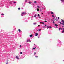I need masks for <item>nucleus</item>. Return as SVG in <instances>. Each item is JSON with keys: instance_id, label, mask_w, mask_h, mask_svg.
<instances>
[{"instance_id": "nucleus-1", "label": "nucleus", "mask_w": 64, "mask_h": 64, "mask_svg": "<svg viewBox=\"0 0 64 64\" xmlns=\"http://www.w3.org/2000/svg\"><path fill=\"white\" fill-rule=\"evenodd\" d=\"M16 58L17 59H20V58H19V57L18 56H16Z\"/></svg>"}, {"instance_id": "nucleus-2", "label": "nucleus", "mask_w": 64, "mask_h": 64, "mask_svg": "<svg viewBox=\"0 0 64 64\" xmlns=\"http://www.w3.org/2000/svg\"><path fill=\"white\" fill-rule=\"evenodd\" d=\"M22 15H24V14H26V12H22Z\"/></svg>"}, {"instance_id": "nucleus-3", "label": "nucleus", "mask_w": 64, "mask_h": 64, "mask_svg": "<svg viewBox=\"0 0 64 64\" xmlns=\"http://www.w3.org/2000/svg\"><path fill=\"white\" fill-rule=\"evenodd\" d=\"M31 42V41H30V40H28L26 41V42Z\"/></svg>"}, {"instance_id": "nucleus-4", "label": "nucleus", "mask_w": 64, "mask_h": 64, "mask_svg": "<svg viewBox=\"0 0 64 64\" xmlns=\"http://www.w3.org/2000/svg\"><path fill=\"white\" fill-rule=\"evenodd\" d=\"M63 31H62V33H64V28H63Z\"/></svg>"}, {"instance_id": "nucleus-5", "label": "nucleus", "mask_w": 64, "mask_h": 64, "mask_svg": "<svg viewBox=\"0 0 64 64\" xmlns=\"http://www.w3.org/2000/svg\"><path fill=\"white\" fill-rule=\"evenodd\" d=\"M35 34H36L35 36H38V33H36Z\"/></svg>"}, {"instance_id": "nucleus-6", "label": "nucleus", "mask_w": 64, "mask_h": 64, "mask_svg": "<svg viewBox=\"0 0 64 64\" xmlns=\"http://www.w3.org/2000/svg\"><path fill=\"white\" fill-rule=\"evenodd\" d=\"M46 27H47V29H48V28H49V26H46Z\"/></svg>"}, {"instance_id": "nucleus-7", "label": "nucleus", "mask_w": 64, "mask_h": 64, "mask_svg": "<svg viewBox=\"0 0 64 64\" xmlns=\"http://www.w3.org/2000/svg\"><path fill=\"white\" fill-rule=\"evenodd\" d=\"M36 10L37 11H39V8H37V9H36Z\"/></svg>"}, {"instance_id": "nucleus-8", "label": "nucleus", "mask_w": 64, "mask_h": 64, "mask_svg": "<svg viewBox=\"0 0 64 64\" xmlns=\"http://www.w3.org/2000/svg\"><path fill=\"white\" fill-rule=\"evenodd\" d=\"M55 26H56H56L57 27V26H58V25L57 24H55Z\"/></svg>"}, {"instance_id": "nucleus-9", "label": "nucleus", "mask_w": 64, "mask_h": 64, "mask_svg": "<svg viewBox=\"0 0 64 64\" xmlns=\"http://www.w3.org/2000/svg\"><path fill=\"white\" fill-rule=\"evenodd\" d=\"M30 37H32V36H33V35L32 34H31L30 35Z\"/></svg>"}, {"instance_id": "nucleus-10", "label": "nucleus", "mask_w": 64, "mask_h": 64, "mask_svg": "<svg viewBox=\"0 0 64 64\" xmlns=\"http://www.w3.org/2000/svg\"><path fill=\"white\" fill-rule=\"evenodd\" d=\"M34 3H35V4H37V2L36 1H35L34 2Z\"/></svg>"}, {"instance_id": "nucleus-11", "label": "nucleus", "mask_w": 64, "mask_h": 64, "mask_svg": "<svg viewBox=\"0 0 64 64\" xmlns=\"http://www.w3.org/2000/svg\"><path fill=\"white\" fill-rule=\"evenodd\" d=\"M51 14H54V13H53V12H51Z\"/></svg>"}, {"instance_id": "nucleus-12", "label": "nucleus", "mask_w": 64, "mask_h": 64, "mask_svg": "<svg viewBox=\"0 0 64 64\" xmlns=\"http://www.w3.org/2000/svg\"><path fill=\"white\" fill-rule=\"evenodd\" d=\"M4 14H1V15H2V16H4Z\"/></svg>"}, {"instance_id": "nucleus-13", "label": "nucleus", "mask_w": 64, "mask_h": 64, "mask_svg": "<svg viewBox=\"0 0 64 64\" xmlns=\"http://www.w3.org/2000/svg\"><path fill=\"white\" fill-rule=\"evenodd\" d=\"M60 30H61V28H60L58 29V30L59 31H60Z\"/></svg>"}, {"instance_id": "nucleus-14", "label": "nucleus", "mask_w": 64, "mask_h": 64, "mask_svg": "<svg viewBox=\"0 0 64 64\" xmlns=\"http://www.w3.org/2000/svg\"><path fill=\"white\" fill-rule=\"evenodd\" d=\"M18 30L19 32H20L21 31V30H20V29H19Z\"/></svg>"}, {"instance_id": "nucleus-15", "label": "nucleus", "mask_w": 64, "mask_h": 64, "mask_svg": "<svg viewBox=\"0 0 64 64\" xmlns=\"http://www.w3.org/2000/svg\"><path fill=\"white\" fill-rule=\"evenodd\" d=\"M40 23H42V24H44V22H40Z\"/></svg>"}, {"instance_id": "nucleus-16", "label": "nucleus", "mask_w": 64, "mask_h": 64, "mask_svg": "<svg viewBox=\"0 0 64 64\" xmlns=\"http://www.w3.org/2000/svg\"><path fill=\"white\" fill-rule=\"evenodd\" d=\"M37 7L38 8H40V6H38Z\"/></svg>"}, {"instance_id": "nucleus-17", "label": "nucleus", "mask_w": 64, "mask_h": 64, "mask_svg": "<svg viewBox=\"0 0 64 64\" xmlns=\"http://www.w3.org/2000/svg\"><path fill=\"white\" fill-rule=\"evenodd\" d=\"M34 25H36V23H33Z\"/></svg>"}, {"instance_id": "nucleus-18", "label": "nucleus", "mask_w": 64, "mask_h": 64, "mask_svg": "<svg viewBox=\"0 0 64 64\" xmlns=\"http://www.w3.org/2000/svg\"><path fill=\"white\" fill-rule=\"evenodd\" d=\"M31 3H32V2H28V3H29V4H31Z\"/></svg>"}, {"instance_id": "nucleus-19", "label": "nucleus", "mask_w": 64, "mask_h": 64, "mask_svg": "<svg viewBox=\"0 0 64 64\" xmlns=\"http://www.w3.org/2000/svg\"><path fill=\"white\" fill-rule=\"evenodd\" d=\"M62 2H64V0H60Z\"/></svg>"}, {"instance_id": "nucleus-20", "label": "nucleus", "mask_w": 64, "mask_h": 64, "mask_svg": "<svg viewBox=\"0 0 64 64\" xmlns=\"http://www.w3.org/2000/svg\"><path fill=\"white\" fill-rule=\"evenodd\" d=\"M62 24L63 25H64V22H63L62 23Z\"/></svg>"}, {"instance_id": "nucleus-21", "label": "nucleus", "mask_w": 64, "mask_h": 64, "mask_svg": "<svg viewBox=\"0 0 64 64\" xmlns=\"http://www.w3.org/2000/svg\"><path fill=\"white\" fill-rule=\"evenodd\" d=\"M49 28H50V29H51V28H52V27H51V26H50L49 27Z\"/></svg>"}, {"instance_id": "nucleus-22", "label": "nucleus", "mask_w": 64, "mask_h": 64, "mask_svg": "<svg viewBox=\"0 0 64 64\" xmlns=\"http://www.w3.org/2000/svg\"><path fill=\"white\" fill-rule=\"evenodd\" d=\"M20 54H22V52H20Z\"/></svg>"}, {"instance_id": "nucleus-23", "label": "nucleus", "mask_w": 64, "mask_h": 64, "mask_svg": "<svg viewBox=\"0 0 64 64\" xmlns=\"http://www.w3.org/2000/svg\"><path fill=\"white\" fill-rule=\"evenodd\" d=\"M53 23L54 24L55 23V22H54V20H53Z\"/></svg>"}, {"instance_id": "nucleus-24", "label": "nucleus", "mask_w": 64, "mask_h": 64, "mask_svg": "<svg viewBox=\"0 0 64 64\" xmlns=\"http://www.w3.org/2000/svg\"><path fill=\"white\" fill-rule=\"evenodd\" d=\"M42 9H40V11H42Z\"/></svg>"}, {"instance_id": "nucleus-25", "label": "nucleus", "mask_w": 64, "mask_h": 64, "mask_svg": "<svg viewBox=\"0 0 64 64\" xmlns=\"http://www.w3.org/2000/svg\"><path fill=\"white\" fill-rule=\"evenodd\" d=\"M41 30V29H40V30L39 29V30H38V31H41L40 30Z\"/></svg>"}, {"instance_id": "nucleus-26", "label": "nucleus", "mask_w": 64, "mask_h": 64, "mask_svg": "<svg viewBox=\"0 0 64 64\" xmlns=\"http://www.w3.org/2000/svg\"><path fill=\"white\" fill-rule=\"evenodd\" d=\"M18 10H20V8H18Z\"/></svg>"}, {"instance_id": "nucleus-27", "label": "nucleus", "mask_w": 64, "mask_h": 64, "mask_svg": "<svg viewBox=\"0 0 64 64\" xmlns=\"http://www.w3.org/2000/svg\"><path fill=\"white\" fill-rule=\"evenodd\" d=\"M34 55H35V54H36V52H34Z\"/></svg>"}, {"instance_id": "nucleus-28", "label": "nucleus", "mask_w": 64, "mask_h": 64, "mask_svg": "<svg viewBox=\"0 0 64 64\" xmlns=\"http://www.w3.org/2000/svg\"><path fill=\"white\" fill-rule=\"evenodd\" d=\"M36 58H38V56H35Z\"/></svg>"}, {"instance_id": "nucleus-29", "label": "nucleus", "mask_w": 64, "mask_h": 64, "mask_svg": "<svg viewBox=\"0 0 64 64\" xmlns=\"http://www.w3.org/2000/svg\"><path fill=\"white\" fill-rule=\"evenodd\" d=\"M35 48H33V49H35Z\"/></svg>"}, {"instance_id": "nucleus-30", "label": "nucleus", "mask_w": 64, "mask_h": 64, "mask_svg": "<svg viewBox=\"0 0 64 64\" xmlns=\"http://www.w3.org/2000/svg\"><path fill=\"white\" fill-rule=\"evenodd\" d=\"M13 3H16V4L17 3H16V2H13Z\"/></svg>"}, {"instance_id": "nucleus-31", "label": "nucleus", "mask_w": 64, "mask_h": 64, "mask_svg": "<svg viewBox=\"0 0 64 64\" xmlns=\"http://www.w3.org/2000/svg\"><path fill=\"white\" fill-rule=\"evenodd\" d=\"M38 16H40V15H39V14H38Z\"/></svg>"}, {"instance_id": "nucleus-32", "label": "nucleus", "mask_w": 64, "mask_h": 64, "mask_svg": "<svg viewBox=\"0 0 64 64\" xmlns=\"http://www.w3.org/2000/svg\"><path fill=\"white\" fill-rule=\"evenodd\" d=\"M44 21L45 22H47V21L46 20H45Z\"/></svg>"}, {"instance_id": "nucleus-33", "label": "nucleus", "mask_w": 64, "mask_h": 64, "mask_svg": "<svg viewBox=\"0 0 64 64\" xmlns=\"http://www.w3.org/2000/svg\"><path fill=\"white\" fill-rule=\"evenodd\" d=\"M62 22H64V20H62Z\"/></svg>"}, {"instance_id": "nucleus-34", "label": "nucleus", "mask_w": 64, "mask_h": 64, "mask_svg": "<svg viewBox=\"0 0 64 64\" xmlns=\"http://www.w3.org/2000/svg\"><path fill=\"white\" fill-rule=\"evenodd\" d=\"M60 24H62V23L61 22H60Z\"/></svg>"}, {"instance_id": "nucleus-35", "label": "nucleus", "mask_w": 64, "mask_h": 64, "mask_svg": "<svg viewBox=\"0 0 64 64\" xmlns=\"http://www.w3.org/2000/svg\"><path fill=\"white\" fill-rule=\"evenodd\" d=\"M40 25H38V27H40Z\"/></svg>"}, {"instance_id": "nucleus-36", "label": "nucleus", "mask_w": 64, "mask_h": 64, "mask_svg": "<svg viewBox=\"0 0 64 64\" xmlns=\"http://www.w3.org/2000/svg\"><path fill=\"white\" fill-rule=\"evenodd\" d=\"M45 28V26H44L43 27V28Z\"/></svg>"}, {"instance_id": "nucleus-37", "label": "nucleus", "mask_w": 64, "mask_h": 64, "mask_svg": "<svg viewBox=\"0 0 64 64\" xmlns=\"http://www.w3.org/2000/svg\"><path fill=\"white\" fill-rule=\"evenodd\" d=\"M58 19H59V17H58Z\"/></svg>"}, {"instance_id": "nucleus-38", "label": "nucleus", "mask_w": 64, "mask_h": 64, "mask_svg": "<svg viewBox=\"0 0 64 64\" xmlns=\"http://www.w3.org/2000/svg\"><path fill=\"white\" fill-rule=\"evenodd\" d=\"M20 47H21V45H20Z\"/></svg>"}, {"instance_id": "nucleus-39", "label": "nucleus", "mask_w": 64, "mask_h": 64, "mask_svg": "<svg viewBox=\"0 0 64 64\" xmlns=\"http://www.w3.org/2000/svg\"><path fill=\"white\" fill-rule=\"evenodd\" d=\"M37 16V15H36V14H35V16Z\"/></svg>"}, {"instance_id": "nucleus-40", "label": "nucleus", "mask_w": 64, "mask_h": 64, "mask_svg": "<svg viewBox=\"0 0 64 64\" xmlns=\"http://www.w3.org/2000/svg\"><path fill=\"white\" fill-rule=\"evenodd\" d=\"M38 17L39 18H41V17H40V16H39Z\"/></svg>"}, {"instance_id": "nucleus-41", "label": "nucleus", "mask_w": 64, "mask_h": 64, "mask_svg": "<svg viewBox=\"0 0 64 64\" xmlns=\"http://www.w3.org/2000/svg\"><path fill=\"white\" fill-rule=\"evenodd\" d=\"M45 25V26H46V25L45 24V25Z\"/></svg>"}, {"instance_id": "nucleus-42", "label": "nucleus", "mask_w": 64, "mask_h": 64, "mask_svg": "<svg viewBox=\"0 0 64 64\" xmlns=\"http://www.w3.org/2000/svg\"><path fill=\"white\" fill-rule=\"evenodd\" d=\"M62 28H60V30H62Z\"/></svg>"}, {"instance_id": "nucleus-43", "label": "nucleus", "mask_w": 64, "mask_h": 64, "mask_svg": "<svg viewBox=\"0 0 64 64\" xmlns=\"http://www.w3.org/2000/svg\"><path fill=\"white\" fill-rule=\"evenodd\" d=\"M56 28H58V27L57 26H56Z\"/></svg>"}, {"instance_id": "nucleus-44", "label": "nucleus", "mask_w": 64, "mask_h": 64, "mask_svg": "<svg viewBox=\"0 0 64 64\" xmlns=\"http://www.w3.org/2000/svg\"><path fill=\"white\" fill-rule=\"evenodd\" d=\"M26 2H27V1L26 0Z\"/></svg>"}, {"instance_id": "nucleus-45", "label": "nucleus", "mask_w": 64, "mask_h": 64, "mask_svg": "<svg viewBox=\"0 0 64 64\" xmlns=\"http://www.w3.org/2000/svg\"><path fill=\"white\" fill-rule=\"evenodd\" d=\"M6 64H8V63H6Z\"/></svg>"}, {"instance_id": "nucleus-46", "label": "nucleus", "mask_w": 64, "mask_h": 64, "mask_svg": "<svg viewBox=\"0 0 64 64\" xmlns=\"http://www.w3.org/2000/svg\"><path fill=\"white\" fill-rule=\"evenodd\" d=\"M52 16H53V15H52Z\"/></svg>"}, {"instance_id": "nucleus-47", "label": "nucleus", "mask_w": 64, "mask_h": 64, "mask_svg": "<svg viewBox=\"0 0 64 64\" xmlns=\"http://www.w3.org/2000/svg\"><path fill=\"white\" fill-rule=\"evenodd\" d=\"M35 17H36V16H34Z\"/></svg>"}, {"instance_id": "nucleus-48", "label": "nucleus", "mask_w": 64, "mask_h": 64, "mask_svg": "<svg viewBox=\"0 0 64 64\" xmlns=\"http://www.w3.org/2000/svg\"><path fill=\"white\" fill-rule=\"evenodd\" d=\"M52 17H54V16H52Z\"/></svg>"}, {"instance_id": "nucleus-49", "label": "nucleus", "mask_w": 64, "mask_h": 64, "mask_svg": "<svg viewBox=\"0 0 64 64\" xmlns=\"http://www.w3.org/2000/svg\"><path fill=\"white\" fill-rule=\"evenodd\" d=\"M34 45H35V44H34Z\"/></svg>"}, {"instance_id": "nucleus-50", "label": "nucleus", "mask_w": 64, "mask_h": 64, "mask_svg": "<svg viewBox=\"0 0 64 64\" xmlns=\"http://www.w3.org/2000/svg\"><path fill=\"white\" fill-rule=\"evenodd\" d=\"M38 38H39V37H38Z\"/></svg>"}, {"instance_id": "nucleus-51", "label": "nucleus", "mask_w": 64, "mask_h": 64, "mask_svg": "<svg viewBox=\"0 0 64 64\" xmlns=\"http://www.w3.org/2000/svg\"><path fill=\"white\" fill-rule=\"evenodd\" d=\"M42 14H43V13H42Z\"/></svg>"}]
</instances>
